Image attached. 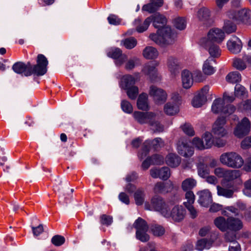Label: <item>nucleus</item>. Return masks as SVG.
<instances>
[{
  "label": "nucleus",
  "mask_w": 251,
  "mask_h": 251,
  "mask_svg": "<svg viewBox=\"0 0 251 251\" xmlns=\"http://www.w3.org/2000/svg\"><path fill=\"white\" fill-rule=\"evenodd\" d=\"M197 194L199 197L198 201L201 206L208 207L212 203V195L208 190H203L198 192Z\"/></svg>",
  "instance_id": "dca6fc26"
},
{
  "label": "nucleus",
  "mask_w": 251,
  "mask_h": 251,
  "mask_svg": "<svg viewBox=\"0 0 251 251\" xmlns=\"http://www.w3.org/2000/svg\"><path fill=\"white\" fill-rule=\"evenodd\" d=\"M133 116L134 119L140 124H148L150 120H151L154 116V113L135 111L134 112Z\"/></svg>",
  "instance_id": "f3484780"
},
{
  "label": "nucleus",
  "mask_w": 251,
  "mask_h": 251,
  "mask_svg": "<svg viewBox=\"0 0 251 251\" xmlns=\"http://www.w3.org/2000/svg\"><path fill=\"white\" fill-rule=\"evenodd\" d=\"M197 185V181L193 178L189 177L184 179L181 183V188L184 191H190Z\"/></svg>",
  "instance_id": "72a5a7b5"
},
{
  "label": "nucleus",
  "mask_w": 251,
  "mask_h": 251,
  "mask_svg": "<svg viewBox=\"0 0 251 251\" xmlns=\"http://www.w3.org/2000/svg\"><path fill=\"white\" fill-rule=\"evenodd\" d=\"M158 33L151 34L150 38L159 46L167 47L175 43L176 35L170 27L165 26L158 30Z\"/></svg>",
  "instance_id": "f03ea898"
},
{
  "label": "nucleus",
  "mask_w": 251,
  "mask_h": 251,
  "mask_svg": "<svg viewBox=\"0 0 251 251\" xmlns=\"http://www.w3.org/2000/svg\"><path fill=\"white\" fill-rule=\"evenodd\" d=\"M171 175L170 169L167 167H162L159 169V174L158 175V178L166 180Z\"/></svg>",
  "instance_id": "864d4df0"
},
{
  "label": "nucleus",
  "mask_w": 251,
  "mask_h": 251,
  "mask_svg": "<svg viewBox=\"0 0 251 251\" xmlns=\"http://www.w3.org/2000/svg\"><path fill=\"white\" fill-rule=\"evenodd\" d=\"M227 16L238 23L246 25H251V10L244 8L237 10H231L227 12Z\"/></svg>",
  "instance_id": "39448f33"
},
{
  "label": "nucleus",
  "mask_w": 251,
  "mask_h": 251,
  "mask_svg": "<svg viewBox=\"0 0 251 251\" xmlns=\"http://www.w3.org/2000/svg\"><path fill=\"white\" fill-rule=\"evenodd\" d=\"M224 100L221 98L215 99L212 105L211 110L214 113H223L224 108Z\"/></svg>",
  "instance_id": "473e14b6"
},
{
  "label": "nucleus",
  "mask_w": 251,
  "mask_h": 251,
  "mask_svg": "<svg viewBox=\"0 0 251 251\" xmlns=\"http://www.w3.org/2000/svg\"><path fill=\"white\" fill-rule=\"evenodd\" d=\"M65 238L59 235H56L51 238V243L55 246H60L65 242Z\"/></svg>",
  "instance_id": "6e6d98bb"
},
{
  "label": "nucleus",
  "mask_w": 251,
  "mask_h": 251,
  "mask_svg": "<svg viewBox=\"0 0 251 251\" xmlns=\"http://www.w3.org/2000/svg\"><path fill=\"white\" fill-rule=\"evenodd\" d=\"M193 145L198 150H203L205 149L203 141L198 137H195L192 140Z\"/></svg>",
  "instance_id": "13d9d810"
},
{
  "label": "nucleus",
  "mask_w": 251,
  "mask_h": 251,
  "mask_svg": "<svg viewBox=\"0 0 251 251\" xmlns=\"http://www.w3.org/2000/svg\"><path fill=\"white\" fill-rule=\"evenodd\" d=\"M157 63H151L146 64L143 69L142 72L144 74L149 76L150 79L152 81H156L158 78L157 70L155 66Z\"/></svg>",
  "instance_id": "a211bd4d"
},
{
  "label": "nucleus",
  "mask_w": 251,
  "mask_h": 251,
  "mask_svg": "<svg viewBox=\"0 0 251 251\" xmlns=\"http://www.w3.org/2000/svg\"><path fill=\"white\" fill-rule=\"evenodd\" d=\"M206 101L207 99L205 97L201 96L198 94L194 97L192 101V104L194 107L199 108L205 104Z\"/></svg>",
  "instance_id": "37998d69"
},
{
  "label": "nucleus",
  "mask_w": 251,
  "mask_h": 251,
  "mask_svg": "<svg viewBox=\"0 0 251 251\" xmlns=\"http://www.w3.org/2000/svg\"><path fill=\"white\" fill-rule=\"evenodd\" d=\"M181 158L176 153H169L166 157V164L173 168H176L179 165Z\"/></svg>",
  "instance_id": "393cba45"
},
{
  "label": "nucleus",
  "mask_w": 251,
  "mask_h": 251,
  "mask_svg": "<svg viewBox=\"0 0 251 251\" xmlns=\"http://www.w3.org/2000/svg\"><path fill=\"white\" fill-rule=\"evenodd\" d=\"M145 209L147 210H154L160 212L163 216H167V210L169 209L168 206L163 199L159 196L153 197L151 200V205L146 203L145 204Z\"/></svg>",
  "instance_id": "423d86ee"
},
{
  "label": "nucleus",
  "mask_w": 251,
  "mask_h": 251,
  "mask_svg": "<svg viewBox=\"0 0 251 251\" xmlns=\"http://www.w3.org/2000/svg\"><path fill=\"white\" fill-rule=\"evenodd\" d=\"M174 188L172 181L169 180L166 182H157L155 184L154 191L157 193H167L171 192Z\"/></svg>",
  "instance_id": "aec40b11"
},
{
  "label": "nucleus",
  "mask_w": 251,
  "mask_h": 251,
  "mask_svg": "<svg viewBox=\"0 0 251 251\" xmlns=\"http://www.w3.org/2000/svg\"><path fill=\"white\" fill-rule=\"evenodd\" d=\"M226 169L223 168L218 167L215 169L214 173L218 177L225 179Z\"/></svg>",
  "instance_id": "774afa93"
},
{
  "label": "nucleus",
  "mask_w": 251,
  "mask_h": 251,
  "mask_svg": "<svg viewBox=\"0 0 251 251\" xmlns=\"http://www.w3.org/2000/svg\"><path fill=\"white\" fill-rule=\"evenodd\" d=\"M210 16V12L206 7H202L198 11L197 17L200 21H207L209 19Z\"/></svg>",
  "instance_id": "a19ab883"
},
{
  "label": "nucleus",
  "mask_w": 251,
  "mask_h": 251,
  "mask_svg": "<svg viewBox=\"0 0 251 251\" xmlns=\"http://www.w3.org/2000/svg\"><path fill=\"white\" fill-rule=\"evenodd\" d=\"M148 231H140L136 233V238L142 242H146L150 239V236L147 233Z\"/></svg>",
  "instance_id": "4d7b16f0"
},
{
  "label": "nucleus",
  "mask_w": 251,
  "mask_h": 251,
  "mask_svg": "<svg viewBox=\"0 0 251 251\" xmlns=\"http://www.w3.org/2000/svg\"><path fill=\"white\" fill-rule=\"evenodd\" d=\"M233 66L236 69L243 71L247 68L245 60H244L243 57L241 58H235L233 59Z\"/></svg>",
  "instance_id": "49530a36"
},
{
  "label": "nucleus",
  "mask_w": 251,
  "mask_h": 251,
  "mask_svg": "<svg viewBox=\"0 0 251 251\" xmlns=\"http://www.w3.org/2000/svg\"><path fill=\"white\" fill-rule=\"evenodd\" d=\"M135 83V78L130 75L124 76L121 82V86L122 88L126 90L132 87H134V84Z\"/></svg>",
  "instance_id": "bb28decb"
},
{
  "label": "nucleus",
  "mask_w": 251,
  "mask_h": 251,
  "mask_svg": "<svg viewBox=\"0 0 251 251\" xmlns=\"http://www.w3.org/2000/svg\"><path fill=\"white\" fill-rule=\"evenodd\" d=\"M134 199L137 205H142L145 200V193L143 189H139L137 190L134 193Z\"/></svg>",
  "instance_id": "c03bdc74"
},
{
  "label": "nucleus",
  "mask_w": 251,
  "mask_h": 251,
  "mask_svg": "<svg viewBox=\"0 0 251 251\" xmlns=\"http://www.w3.org/2000/svg\"><path fill=\"white\" fill-rule=\"evenodd\" d=\"M215 226L222 231L236 232L243 226L242 221L237 218L229 217L226 220L223 217H219L214 220Z\"/></svg>",
  "instance_id": "7ed1b4c3"
},
{
  "label": "nucleus",
  "mask_w": 251,
  "mask_h": 251,
  "mask_svg": "<svg viewBox=\"0 0 251 251\" xmlns=\"http://www.w3.org/2000/svg\"><path fill=\"white\" fill-rule=\"evenodd\" d=\"M251 128V123L249 119L244 118L239 123L234 130V135L241 138L246 135L250 132Z\"/></svg>",
  "instance_id": "f8f14e48"
},
{
  "label": "nucleus",
  "mask_w": 251,
  "mask_h": 251,
  "mask_svg": "<svg viewBox=\"0 0 251 251\" xmlns=\"http://www.w3.org/2000/svg\"><path fill=\"white\" fill-rule=\"evenodd\" d=\"M121 108L122 110L126 113H130L133 111V108L130 103L126 100H123L121 102Z\"/></svg>",
  "instance_id": "bf43d9fd"
},
{
  "label": "nucleus",
  "mask_w": 251,
  "mask_h": 251,
  "mask_svg": "<svg viewBox=\"0 0 251 251\" xmlns=\"http://www.w3.org/2000/svg\"><path fill=\"white\" fill-rule=\"evenodd\" d=\"M228 50L233 53H238L242 49V43L237 37L232 36L227 42Z\"/></svg>",
  "instance_id": "6ab92c4d"
},
{
  "label": "nucleus",
  "mask_w": 251,
  "mask_h": 251,
  "mask_svg": "<svg viewBox=\"0 0 251 251\" xmlns=\"http://www.w3.org/2000/svg\"><path fill=\"white\" fill-rule=\"evenodd\" d=\"M133 226L136 229V233H139L140 231H148L149 229L147 222L141 218H138L135 221Z\"/></svg>",
  "instance_id": "2f4dec72"
},
{
  "label": "nucleus",
  "mask_w": 251,
  "mask_h": 251,
  "mask_svg": "<svg viewBox=\"0 0 251 251\" xmlns=\"http://www.w3.org/2000/svg\"><path fill=\"white\" fill-rule=\"evenodd\" d=\"M217 194L218 196H223L226 198H231L233 197L234 191L232 189L217 186Z\"/></svg>",
  "instance_id": "e433bc0d"
},
{
  "label": "nucleus",
  "mask_w": 251,
  "mask_h": 251,
  "mask_svg": "<svg viewBox=\"0 0 251 251\" xmlns=\"http://www.w3.org/2000/svg\"><path fill=\"white\" fill-rule=\"evenodd\" d=\"M215 62V60L211 57H208L204 62L202 66V71L205 75H211L215 73L216 69L213 66V63Z\"/></svg>",
  "instance_id": "a878e982"
},
{
  "label": "nucleus",
  "mask_w": 251,
  "mask_h": 251,
  "mask_svg": "<svg viewBox=\"0 0 251 251\" xmlns=\"http://www.w3.org/2000/svg\"><path fill=\"white\" fill-rule=\"evenodd\" d=\"M152 234L155 236H162L165 233L164 228L158 225H152L151 227Z\"/></svg>",
  "instance_id": "8fccbe9b"
},
{
  "label": "nucleus",
  "mask_w": 251,
  "mask_h": 251,
  "mask_svg": "<svg viewBox=\"0 0 251 251\" xmlns=\"http://www.w3.org/2000/svg\"><path fill=\"white\" fill-rule=\"evenodd\" d=\"M212 242L206 239H202L198 241L196 244L197 250L201 251L204 249H209L212 246Z\"/></svg>",
  "instance_id": "ea45409f"
},
{
  "label": "nucleus",
  "mask_w": 251,
  "mask_h": 251,
  "mask_svg": "<svg viewBox=\"0 0 251 251\" xmlns=\"http://www.w3.org/2000/svg\"><path fill=\"white\" fill-rule=\"evenodd\" d=\"M181 104V97L177 93L172 94L171 100L164 107L165 113L168 115H173L179 112V106Z\"/></svg>",
  "instance_id": "1a4fd4ad"
},
{
  "label": "nucleus",
  "mask_w": 251,
  "mask_h": 251,
  "mask_svg": "<svg viewBox=\"0 0 251 251\" xmlns=\"http://www.w3.org/2000/svg\"><path fill=\"white\" fill-rule=\"evenodd\" d=\"M149 95L158 104L165 102L167 98V93L164 90L153 85L150 88Z\"/></svg>",
  "instance_id": "9b49d317"
},
{
  "label": "nucleus",
  "mask_w": 251,
  "mask_h": 251,
  "mask_svg": "<svg viewBox=\"0 0 251 251\" xmlns=\"http://www.w3.org/2000/svg\"><path fill=\"white\" fill-rule=\"evenodd\" d=\"M183 132L189 136H193L195 134V131L192 126L189 124H185L182 126Z\"/></svg>",
  "instance_id": "69168bd1"
},
{
  "label": "nucleus",
  "mask_w": 251,
  "mask_h": 251,
  "mask_svg": "<svg viewBox=\"0 0 251 251\" xmlns=\"http://www.w3.org/2000/svg\"><path fill=\"white\" fill-rule=\"evenodd\" d=\"M226 123V119L223 117H218L215 121L211 129V133L215 138H222L227 135Z\"/></svg>",
  "instance_id": "0eeeda50"
},
{
  "label": "nucleus",
  "mask_w": 251,
  "mask_h": 251,
  "mask_svg": "<svg viewBox=\"0 0 251 251\" xmlns=\"http://www.w3.org/2000/svg\"><path fill=\"white\" fill-rule=\"evenodd\" d=\"M201 44L208 51L211 58H219L221 55V50L215 43L210 41H201Z\"/></svg>",
  "instance_id": "2eb2a0df"
},
{
  "label": "nucleus",
  "mask_w": 251,
  "mask_h": 251,
  "mask_svg": "<svg viewBox=\"0 0 251 251\" xmlns=\"http://www.w3.org/2000/svg\"><path fill=\"white\" fill-rule=\"evenodd\" d=\"M143 55L147 59H153L158 56V52L155 48L148 46L146 47L143 50Z\"/></svg>",
  "instance_id": "c85d7f7f"
},
{
  "label": "nucleus",
  "mask_w": 251,
  "mask_h": 251,
  "mask_svg": "<svg viewBox=\"0 0 251 251\" xmlns=\"http://www.w3.org/2000/svg\"><path fill=\"white\" fill-rule=\"evenodd\" d=\"M215 137L211 132H206L202 136V139L205 142L204 146L205 149L210 148L214 143Z\"/></svg>",
  "instance_id": "4c0bfd02"
},
{
  "label": "nucleus",
  "mask_w": 251,
  "mask_h": 251,
  "mask_svg": "<svg viewBox=\"0 0 251 251\" xmlns=\"http://www.w3.org/2000/svg\"><path fill=\"white\" fill-rule=\"evenodd\" d=\"M36 62V65L32 66L29 62L26 64L23 62H17L12 66V70L15 73L25 76L32 75L37 76L45 75L47 71L48 65L47 58L43 54H39L37 57Z\"/></svg>",
  "instance_id": "f257e3e1"
},
{
  "label": "nucleus",
  "mask_w": 251,
  "mask_h": 251,
  "mask_svg": "<svg viewBox=\"0 0 251 251\" xmlns=\"http://www.w3.org/2000/svg\"><path fill=\"white\" fill-rule=\"evenodd\" d=\"M176 150L180 155L188 158L194 153V148L191 146L189 140L187 138H180L176 144Z\"/></svg>",
  "instance_id": "6e6552de"
},
{
  "label": "nucleus",
  "mask_w": 251,
  "mask_h": 251,
  "mask_svg": "<svg viewBox=\"0 0 251 251\" xmlns=\"http://www.w3.org/2000/svg\"><path fill=\"white\" fill-rule=\"evenodd\" d=\"M150 148L151 146L155 150H157L164 146V141L160 138H156L152 141H150Z\"/></svg>",
  "instance_id": "3c124183"
},
{
  "label": "nucleus",
  "mask_w": 251,
  "mask_h": 251,
  "mask_svg": "<svg viewBox=\"0 0 251 251\" xmlns=\"http://www.w3.org/2000/svg\"><path fill=\"white\" fill-rule=\"evenodd\" d=\"M107 55L108 57L115 59L116 65L119 66L123 65L127 59V56L126 54H123L122 50L118 48L110 49Z\"/></svg>",
  "instance_id": "ddd939ff"
},
{
  "label": "nucleus",
  "mask_w": 251,
  "mask_h": 251,
  "mask_svg": "<svg viewBox=\"0 0 251 251\" xmlns=\"http://www.w3.org/2000/svg\"><path fill=\"white\" fill-rule=\"evenodd\" d=\"M150 17L152 18L154 27L156 28H158V30L164 28V25L166 24L167 19L165 17L159 13H157Z\"/></svg>",
  "instance_id": "4be33fe9"
},
{
  "label": "nucleus",
  "mask_w": 251,
  "mask_h": 251,
  "mask_svg": "<svg viewBox=\"0 0 251 251\" xmlns=\"http://www.w3.org/2000/svg\"><path fill=\"white\" fill-rule=\"evenodd\" d=\"M157 115L154 113V116L150 120L149 125L151 126V128L154 132H160L164 130V126L160 124V123L157 120Z\"/></svg>",
  "instance_id": "c756f323"
},
{
  "label": "nucleus",
  "mask_w": 251,
  "mask_h": 251,
  "mask_svg": "<svg viewBox=\"0 0 251 251\" xmlns=\"http://www.w3.org/2000/svg\"><path fill=\"white\" fill-rule=\"evenodd\" d=\"M168 216H164L166 218H171L175 222H180L182 221L186 215V210L181 205H176L170 211L167 210Z\"/></svg>",
  "instance_id": "9d476101"
},
{
  "label": "nucleus",
  "mask_w": 251,
  "mask_h": 251,
  "mask_svg": "<svg viewBox=\"0 0 251 251\" xmlns=\"http://www.w3.org/2000/svg\"><path fill=\"white\" fill-rule=\"evenodd\" d=\"M174 25L175 27L179 30H183L186 27V22L182 18H178L175 19Z\"/></svg>",
  "instance_id": "052dcab7"
},
{
  "label": "nucleus",
  "mask_w": 251,
  "mask_h": 251,
  "mask_svg": "<svg viewBox=\"0 0 251 251\" xmlns=\"http://www.w3.org/2000/svg\"><path fill=\"white\" fill-rule=\"evenodd\" d=\"M137 105L138 109L142 110H148L149 109V103L148 95L146 93H142L138 97L137 101Z\"/></svg>",
  "instance_id": "cd10ccee"
},
{
  "label": "nucleus",
  "mask_w": 251,
  "mask_h": 251,
  "mask_svg": "<svg viewBox=\"0 0 251 251\" xmlns=\"http://www.w3.org/2000/svg\"><path fill=\"white\" fill-rule=\"evenodd\" d=\"M152 22V18L151 17L147 18L143 24L139 19H135L133 22V25L136 27V29L138 32H143L146 30L150 23Z\"/></svg>",
  "instance_id": "5701e85b"
},
{
  "label": "nucleus",
  "mask_w": 251,
  "mask_h": 251,
  "mask_svg": "<svg viewBox=\"0 0 251 251\" xmlns=\"http://www.w3.org/2000/svg\"><path fill=\"white\" fill-rule=\"evenodd\" d=\"M241 176L240 171L239 170H226L225 179L227 181H232Z\"/></svg>",
  "instance_id": "79ce46f5"
},
{
  "label": "nucleus",
  "mask_w": 251,
  "mask_h": 251,
  "mask_svg": "<svg viewBox=\"0 0 251 251\" xmlns=\"http://www.w3.org/2000/svg\"><path fill=\"white\" fill-rule=\"evenodd\" d=\"M126 90L127 96L131 100H135L139 93L138 88L137 86L132 87Z\"/></svg>",
  "instance_id": "5fc2aeb1"
},
{
  "label": "nucleus",
  "mask_w": 251,
  "mask_h": 251,
  "mask_svg": "<svg viewBox=\"0 0 251 251\" xmlns=\"http://www.w3.org/2000/svg\"><path fill=\"white\" fill-rule=\"evenodd\" d=\"M238 108L241 111H247L251 116V100H247L239 104Z\"/></svg>",
  "instance_id": "09e8293b"
},
{
  "label": "nucleus",
  "mask_w": 251,
  "mask_h": 251,
  "mask_svg": "<svg viewBox=\"0 0 251 251\" xmlns=\"http://www.w3.org/2000/svg\"><path fill=\"white\" fill-rule=\"evenodd\" d=\"M181 78L183 87L185 89L190 88L193 83L191 73L188 70H184L181 74Z\"/></svg>",
  "instance_id": "b1692460"
},
{
  "label": "nucleus",
  "mask_w": 251,
  "mask_h": 251,
  "mask_svg": "<svg viewBox=\"0 0 251 251\" xmlns=\"http://www.w3.org/2000/svg\"><path fill=\"white\" fill-rule=\"evenodd\" d=\"M197 170L198 175L202 178L205 177L210 174L208 166L203 163H200L197 165Z\"/></svg>",
  "instance_id": "c9c22d12"
},
{
  "label": "nucleus",
  "mask_w": 251,
  "mask_h": 251,
  "mask_svg": "<svg viewBox=\"0 0 251 251\" xmlns=\"http://www.w3.org/2000/svg\"><path fill=\"white\" fill-rule=\"evenodd\" d=\"M236 110V107L231 104L227 105L224 107L223 109V113L226 116H228L233 113Z\"/></svg>",
  "instance_id": "338daca9"
},
{
  "label": "nucleus",
  "mask_w": 251,
  "mask_h": 251,
  "mask_svg": "<svg viewBox=\"0 0 251 251\" xmlns=\"http://www.w3.org/2000/svg\"><path fill=\"white\" fill-rule=\"evenodd\" d=\"M241 74L237 72H233L229 73L226 76L227 81L231 83H236L241 81Z\"/></svg>",
  "instance_id": "58836bf2"
},
{
  "label": "nucleus",
  "mask_w": 251,
  "mask_h": 251,
  "mask_svg": "<svg viewBox=\"0 0 251 251\" xmlns=\"http://www.w3.org/2000/svg\"><path fill=\"white\" fill-rule=\"evenodd\" d=\"M234 95L237 98H246L248 92L246 88L241 84H236L234 88Z\"/></svg>",
  "instance_id": "f704fd0d"
},
{
  "label": "nucleus",
  "mask_w": 251,
  "mask_h": 251,
  "mask_svg": "<svg viewBox=\"0 0 251 251\" xmlns=\"http://www.w3.org/2000/svg\"><path fill=\"white\" fill-rule=\"evenodd\" d=\"M107 20L109 24L115 25H118L121 23V19L117 16L113 14L110 15L107 18Z\"/></svg>",
  "instance_id": "e2e57ef3"
},
{
  "label": "nucleus",
  "mask_w": 251,
  "mask_h": 251,
  "mask_svg": "<svg viewBox=\"0 0 251 251\" xmlns=\"http://www.w3.org/2000/svg\"><path fill=\"white\" fill-rule=\"evenodd\" d=\"M167 66L172 74L176 75L178 73L179 67L177 60L173 57H169L168 59Z\"/></svg>",
  "instance_id": "7c9ffc66"
},
{
  "label": "nucleus",
  "mask_w": 251,
  "mask_h": 251,
  "mask_svg": "<svg viewBox=\"0 0 251 251\" xmlns=\"http://www.w3.org/2000/svg\"><path fill=\"white\" fill-rule=\"evenodd\" d=\"M139 59L136 57L129 59L125 65V68L126 70H132L134 68L136 64L139 62Z\"/></svg>",
  "instance_id": "680f3d73"
},
{
  "label": "nucleus",
  "mask_w": 251,
  "mask_h": 251,
  "mask_svg": "<svg viewBox=\"0 0 251 251\" xmlns=\"http://www.w3.org/2000/svg\"><path fill=\"white\" fill-rule=\"evenodd\" d=\"M163 4V0H151L149 3L143 5L142 10L152 13L157 10Z\"/></svg>",
  "instance_id": "412c9836"
},
{
  "label": "nucleus",
  "mask_w": 251,
  "mask_h": 251,
  "mask_svg": "<svg viewBox=\"0 0 251 251\" xmlns=\"http://www.w3.org/2000/svg\"><path fill=\"white\" fill-rule=\"evenodd\" d=\"M222 164L232 168H240L244 164L242 157L235 152H227L222 154L220 157Z\"/></svg>",
  "instance_id": "20e7f679"
},
{
  "label": "nucleus",
  "mask_w": 251,
  "mask_h": 251,
  "mask_svg": "<svg viewBox=\"0 0 251 251\" xmlns=\"http://www.w3.org/2000/svg\"><path fill=\"white\" fill-rule=\"evenodd\" d=\"M150 145V141L149 140L144 143L141 151L138 153V157L140 159H143L148 154L150 151V147H148Z\"/></svg>",
  "instance_id": "603ef678"
},
{
  "label": "nucleus",
  "mask_w": 251,
  "mask_h": 251,
  "mask_svg": "<svg viewBox=\"0 0 251 251\" xmlns=\"http://www.w3.org/2000/svg\"><path fill=\"white\" fill-rule=\"evenodd\" d=\"M137 43L136 39L133 37H130L121 41V44L127 49H132L134 48Z\"/></svg>",
  "instance_id": "a18cd8bd"
},
{
  "label": "nucleus",
  "mask_w": 251,
  "mask_h": 251,
  "mask_svg": "<svg viewBox=\"0 0 251 251\" xmlns=\"http://www.w3.org/2000/svg\"><path fill=\"white\" fill-rule=\"evenodd\" d=\"M223 29L225 32L230 34L234 32L237 29L236 25L232 22L227 20L225 21Z\"/></svg>",
  "instance_id": "de8ad7c7"
},
{
  "label": "nucleus",
  "mask_w": 251,
  "mask_h": 251,
  "mask_svg": "<svg viewBox=\"0 0 251 251\" xmlns=\"http://www.w3.org/2000/svg\"><path fill=\"white\" fill-rule=\"evenodd\" d=\"M185 198L187 201L184 202V203L187 204H192L195 201V195L193 192L191 191H188L185 194Z\"/></svg>",
  "instance_id": "0e129e2a"
},
{
  "label": "nucleus",
  "mask_w": 251,
  "mask_h": 251,
  "mask_svg": "<svg viewBox=\"0 0 251 251\" xmlns=\"http://www.w3.org/2000/svg\"><path fill=\"white\" fill-rule=\"evenodd\" d=\"M225 33L221 29L213 28L209 30L206 39H202L201 41H210L213 43H221L225 39Z\"/></svg>",
  "instance_id": "4468645a"
}]
</instances>
